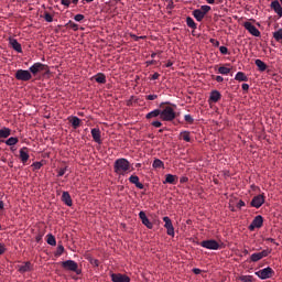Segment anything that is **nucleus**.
<instances>
[{
	"instance_id": "17",
	"label": "nucleus",
	"mask_w": 282,
	"mask_h": 282,
	"mask_svg": "<svg viewBox=\"0 0 282 282\" xmlns=\"http://www.w3.org/2000/svg\"><path fill=\"white\" fill-rule=\"evenodd\" d=\"M20 160L22 164H25L28 160H30V151L28 150V148L23 147L22 149H20Z\"/></svg>"
},
{
	"instance_id": "63",
	"label": "nucleus",
	"mask_w": 282,
	"mask_h": 282,
	"mask_svg": "<svg viewBox=\"0 0 282 282\" xmlns=\"http://www.w3.org/2000/svg\"><path fill=\"white\" fill-rule=\"evenodd\" d=\"M86 1V3H91L94 0H83Z\"/></svg>"
},
{
	"instance_id": "64",
	"label": "nucleus",
	"mask_w": 282,
	"mask_h": 282,
	"mask_svg": "<svg viewBox=\"0 0 282 282\" xmlns=\"http://www.w3.org/2000/svg\"><path fill=\"white\" fill-rule=\"evenodd\" d=\"M181 182H186V178H181Z\"/></svg>"
},
{
	"instance_id": "54",
	"label": "nucleus",
	"mask_w": 282,
	"mask_h": 282,
	"mask_svg": "<svg viewBox=\"0 0 282 282\" xmlns=\"http://www.w3.org/2000/svg\"><path fill=\"white\" fill-rule=\"evenodd\" d=\"M159 78H160V74L154 73V74L152 75V80H158Z\"/></svg>"
},
{
	"instance_id": "62",
	"label": "nucleus",
	"mask_w": 282,
	"mask_h": 282,
	"mask_svg": "<svg viewBox=\"0 0 282 282\" xmlns=\"http://www.w3.org/2000/svg\"><path fill=\"white\" fill-rule=\"evenodd\" d=\"M70 3H74L76 6V3H78V0H70Z\"/></svg>"
},
{
	"instance_id": "18",
	"label": "nucleus",
	"mask_w": 282,
	"mask_h": 282,
	"mask_svg": "<svg viewBox=\"0 0 282 282\" xmlns=\"http://www.w3.org/2000/svg\"><path fill=\"white\" fill-rule=\"evenodd\" d=\"M90 133L93 135V140H95V142H97V144H102V139H100L101 138L100 129L94 128V129H91Z\"/></svg>"
},
{
	"instance_id": "43",
	"label": "nucleus",
	"mask_w": 282,
	"mask_h": 282,
	"mask_svg": "<svg viewBox=\"0 0 282 282\" xmlns=\"http://www.w3.org/2000/svg\"><path fill=\"white\" fill-rule=\"evenodd\" d=\"M61 3L62 6H65V8H69V6H72V0H62Z\"/></svg>"
},
{
	"instance_id": "11",
	"label": "nucleus",
	"mask_w": 282,
	"mask_h": 282,
	"mask_svg": "<svg viewBox=\"0 0 282 282\" xmlns=\"http://www.w3.org/2000/svg\"><path fill=\"white\" fill-rule=\"evenodd\" d=\"M45 64L37 62L34 63L30 68L29 72H31V74H33V76H36V74H39L40 72H45Z\"/></svg>"
},
{
	"instance_id": "51",
	"label": "nucleus",
	"mask_w": 282,
	"mask_h": 282,
	"mask_svg": "<svg viewBox=\"0 0 282 282\" xmlns=\"http://www.w3.org/2000/svg\"><path fill=\"white\" fill-rule=\"evenodd\" d=\"M57 252H59V254H63V252H65V247L58 246L57 247Z\"/></svg>"
},
{
	"instance_id": "19",
	"label": "nucleus",
	"mask_w": 282,
	"mask_h": 282,
	"mask_svg": "<svg viewBox=\"0 0 282 282\" xmlns=\"http://www.w3.org/2000/svg\"><path fill=\"white\" fill-rule=\"evenodd\" d=\"M129 182L131 184H134L137 186V188H140V191H142V188H144V185L142 183H140V177H138V175H131L129 177Z\"/></svg>"
},
{
	"instance_id": "1",
	"label": "nucleus",
	"mask_w": 282,
	"mask_h": 282,
	"mask_svg": "<svg viewBox=\"0 0 282 282\" xmlns=\"http://www.w3.org/2000/svg\"><path fill=\"white\" fill-rule=\"evenodd\" d=\"M113 171L119 177H124L127 173H131V163L124 158L117 159L113 164Z\"/></svg>"
},
{
	"instance_id": "42",
	"label": "nucleus",
	"mask_w": 282,
	"mask_h": 282,
	"mask_svg": "<svg viewBox=\"0 0 282 282\" xmlns=\"http://www.w3.org/2000/svg\"><path fill=\"white\" fill-rule=\"evenodd\" d=\"M32 166H33V169H34L35 171H39V169H41V167L43 166V163H42V162H34V163L32 164Z\"/></svg>"
},
{
	"instance_id": "8",
	"label": "nucleus",
	"mask_w": 282,
	"mask_h": 282,
	"mask_svg": "<svg viewBox=\"0 0 282 282\" xmlns=\"http://www.w3.org/2000/svg\"><path fill=\"white\" fill-rule=\"evenodd\" d=\"M243 28L245 30H247L249 32V34H251L252 36H261V31H259V29H257V26H254L253 24H251L250 22H245L243 23Z\"/></svg>"
},
{
	"instance_id": "46",
	"label": "nucleus",
	"mask_w": 282,
	"mask_h": 282,
	"mask_svg": "<svg viewBox=\"0 0 282 282\" xmlns=\"http://www.w3.org/2000/svg\"><path fill=\"white\" fill-rule=\"evenodd\" d=\"M219 52H220V54H228V47H226V46H220V47H219Z\"/></svg>"
},
{
	"instance_id": "24",
	"label": "nucleus",
	"mask_w": 282,
	"mask_h": 282,
	"mask_svg": "<svg viewBox=\"0 0 282 282\" xmlns=\"http://www.w3.org/2000/svg\"><path fill=\"white\" fill-rule=\"evenodd\" d=\"M235 80H238L239 83H247L248 76L243 72H238L235 76Z\"/></svg>"
},
{
	"instance_id": "26",
	"label": "nucleus",
	"mask_w": 282,
	"mask_h": 282,
	"mask_svg": "<svg viewBox=\"0 0 282 282\" xmlns=\"http://www.w3.org/2000/svg\"><path fill=\"white\" fill-rule=\"evenodd\" d=\"M11 133H12V130H10V128L4 127V128L0 129V139L1 138H10Z\"/></svg>"
},
{
	"instance_id": "41",
	"label": "nucleus",
	"mask_w": 282,
	"mask_h": 282,
	"mask_svg": "<svg viewBox=\"0 0 282 282\" xmlns=\"http://www.w3.org/2000/svg\"><path fill=\"white\" fill-rule=\"evenodd\" d=\"M44 19L47 23H52V21H54V18L50 13H45Z\"/></svg>"
},
{
	"instance_id": "15",
	"label": "nucleus",
	"mask_w": 282,
	"mask_h": 282,
	"mask_svg": "<svg viewBox=\"0 0 282 282\" xmlns=\"http://www.w3.org/2000/svg\"><path fill=\"white\" fill-rule=\"evenodd\" d=\"M139 218L141 219L143 226H147L149 228V230L153 229V223H150V220L147 217V214L144 212L139 213Z\"/></svg>"
},
{
	"instance_id": "48",
	"label": "nucleus",
	"mask_w": 282,
	"mask_h": 282,
	"mask_svg": "<svg viewBox=\"0 0 282 282\" xmlns=\"http://www.w3.org/2000/svg\"><path fill=\"white\" fill-rule=\"evenodd\" d=\"M6 253V245L0 242V254H4Z\"/></svg>"
},
{
	"instance_id": "16",
	"label": "nucleus",
	"mask_w": 282,
	"mask_h": 282,
	"mask_svg": "<svg viewBox=\"0 0 282 282\" xmlns=\"http://www.w3.org/2000/svg\"><path fill=\"white\" fill-rule=\"evenodd\" d=\"M9 45H11V47L18 52V54H21L23 52V48L21 47V43H19V41H17V39H9Z\"/></svg>"
},
{
	"instance_id": "34",
	"label": "nucleus",
	"mask_w": 282,
	"mask_h": 282,
	"mask_svg": "<svg viewBox=\"0 0 282 282\" xmlns=\"http://www.w3.org/2000/svg\"><path fill=\"white\" fill-rule=\"evenodd\" d=\"M186 23L188 28H192V30H197V24L195 23V20H193V18H186Z\"/></svg>"
},
{
	"instance_id": "2",
	"label": "nucleus",
	"mask_w": 282,
	"mask_h": 282,
	"mask_svg": "<svg viewBox=\"0 0 282 282\" xmlns=\"http://www.w3.org/2000/svg\"><path fill=\"white\" fill-rule=\"evenodd\" d=\"M175 116V109L171 106H165L161 109V120H163V122H173Z\"/></svg>"
},
{
	"instance_id": "37",
	"label": "nucleus",
	"mask_w": 282,
	"mask_h": 282,
	"mask_svg": "<svg viewBox=\"0 0 282 282\" xmlns=\"http://www.w3.org/2000/svg\"><path fill=\"white\" fill-rule=\"evenodd\" d=\"M273 39L275 41H282V29H279L278 31L273 32Z\"/></svg>"
},
{
	"instance_id": "10",
	"label": "nucleus",
	"mask_w": 282,
	"mask_h": 282,
	"mask_svg": "<svg viewBox=\"0 0 282 282\" xmlns=\"http://www.w3.org/2000/svg\"><path fill=\"white\" fill-rule=\"evenodd\" d=\"M270 254V250L265 249L261 252L252 253L250 259L253 263H257V261H261V259H264V257H268Z\"/></svg>"
},
{
	"instance_id": "60",
	"label": "nucleus",
	"mask_w": 282,
	"mask_h": 282,
	"mask_svg": "<svg viewBox=\"0 0 282 282\" xmlns=\"http://www.w3.org/2000/svg\"><path fill=\"white\" fill-rule=\"evenodd\" d=\"M3 202L2 200H0V210H3Z\"/></svg>"
},
{
	"instance_id": "55",
	"label": "nucleus",
	"mask_w": 282,
	"mask_h": 282,
	"mask_svg": "<svg viewBox=\"0 0 282 282\" xmlns=\"http://www.w3.org/2000/svg\"><path fill=\"white\" fill-rule=\"evenodd\" d=\"M194 274H202V269H193Z\"/></svg>"
},
{
	"instance_id": "44",
	"label": "nucleus",
	"mask_w": 282,
	"mask_h": 282,
	"mask_svg": "<svg viewBox=\"0 0 282 282\" xmlns=\"http://www.w3.org/2000/svg\"><path fill=\"white\" fill-rule=\"evenodd\" d=\"M65 173H67V167H63L58 171V177H63V175H65Z\"/></svg>"
},
{
	"instance_id": "57",
	"label": "nucleus",
	"mask_w": 282,
	"mask_h": 282,
	"mask_svg": "<svg viewBox=\"0 0 282 282\" xmlns=\"http://www.w3.org/2000/svg\"><path fill=\"white\" fill-rule=\"evenodd\" d=\"M165 67H173V62H167V63L165 64Z\"/></svg>"
},
{
	"instance_id": "6",
	"label": "nucleus",
	"mask_w": 282,
	"mask_h": 282,
	"mask_svg": "<svg viewBox=\"0 0 282 282\" xmlns=\"http://www.w3.org/2000/svg\"><path fill=\"white\" fill-rule=\"evenodd\" d=\"M164 228H166V232L170 237H175V228L173 227V221L167 216L163 217Z\"/></svg>"
},
{
	"instance_id": "25",
	"label": "nucleus",
	"mask_w": 282,
	"mask_h": 282,
	"mask_svg": "<svg viewBox=\"0 0 282 282\" xmlns=\"http://www.w3.org/2000/svg\"><path fill=\"white\" fill-rule=\"evenodd\" d=\"M158 116L161 117V109H154L150 111L149 113H147L145 118L147 120H151V118H158Z\"/></svg>"
},
{
	"instance_id": "31",
	"label": "nucleus",
	"mask_w": 282,
	"mask_h": 282,
	"mask_svg": "<svg viewBox=\"0 0 282 282\" xmlns=\"http://www.w3.org/2000/svg\"><path fill=\"white\" fill-rule=\"evenodd\" d=\"M181 140H184L185 142H191V132L183 131L180 133Z\"/></svg>"
},
{
	"instance_id": "29",
	"label": "nucleus",
	"mask_w": 282,
	"mask_h": 282,
	"mask_svg": "<svg viewBox=\"0 0 282 282\" xmlns=\"http://www.w3.org/2000/svg\"><path fill=\"white\" fill-rule=\"evenodd\" d=\"M175 180H177V176L173 174L165 175L164 184H175Z\"/></svg>"
},
{
	"instance_id": "58",
	"label": "nucleus",
	"mask_w": 282,
	"mask_h": 282,
	"mask_svg": "<svg viewBox=\"0 0 282 282\" xmlns=\"http://www.w3.org/2000/svg\"><path fill=\"white\" fill-rule=\"evenodd\" d=\"M267 241H270L271 243H276V242L274 241V238H268Z\"/></svg>"
},
{
	"instance_id": "50",
	"label": "nucleus",
	"mask_w": 282,
	"mask_h": 282,
	"mask_svg": "<svg viewBox=\"0 0 282 282\" xmlns=\"http://www.w3.org/2000/svg\"><path fill=\"white\" fill-rule=\"evenodd\" d=\"M246 206V203L243 200H239L237 204V208H243Z\"/></svg>"
},
{
	"instance_id": "28",
	"label": "nucleus",
	"mask_w": 282,
	"mask_h": 282,
	"mask_svg": "<svg viewBox=\"0 0 282 282\" xmlns=\"http://www.w3.org/2000/svg\"><path fill=\"white\" fill-rule=\"evenodd\" d=\"M7 147H14L15 144H19V138L17 137H10L7 141H6Z\"/></svg>"
},
{
	"instance_id": "13",
	"label": "nucleus",
	"mask_w": 282,
	"mask_h": 282,
	"mask_svg": "<svg viewBox=\"0 0 282 282\" xmlns=\"http://www.w3.org/2000/svg\"><path fill=\"white\" fill-rule=\"evenodd\" d=\"M271 10L279 17V19H282V7L281 2L279 0H274L270 4Z\"/></svg>"
},
{
	"instance_id": "40",
	"label": "nucleus",
	"mask_w": 282,
	"mask_h": 282,
	"mask_svg": "<svg viewBox=\"0 0 282 282\" xmlns=\"http://www.w3.org/2000/svg\"><path fill=\"white\" fill-rule=\"evenodd\" d=\"M184 120H185V122H188V124H193V122H194V119L191 115H185Z\"/></svg>"
},
{
	"instance_id": "4",
	"label": "nucleus",
	"mask_w": 282,
	"mask_h": 282,
	"mask_svg": "<svg viewBox=\"0 0 282 282\" xmlns=\"http://www.w3.org/2000/svg\"><path fill=\"white\" fill-rule=\"evenodd\" d=\"M272 274H274V270H272V268L270 267H267L256 272V276L262 280L271 279Z\"/></svg>"
},
{
	"instance_id": "20",
	"label": "nucleus",
	"mask_w": 282,
	"mask_h": 282,
	"mask_svg": "<svg viewBox=\"0 0 282 282\" xmlns=\"http://www.w3.org/2000/svg\"><path fill=\"white\" fill-rule=\"evenodd\" d=\"M209 100L212 102H219V100H221V93L218 90H213L209 95Z\"/></svg>"
},
{
	"instance_id": "22",
	"label": "nucleus",
	"mask_w": 282,
	"mask_h": 282,
	"mask_svg": "<svg viewBox=\"0 0 282 282\" xmlns=\"http://www.w3.org/2000/svg\"><path fill=\"white\" fill-rule=\"evenodd\" d=\"M68 122H70L74 129H78L80 127V119L78 117H69Z\"/></svg>"
},
{
	"instance_id": "12",
	"label": "nucleus",
	"mask_w": 282,
	"mask_h": 282,
	"mask_svg": "<svg viewBox=\"0 0 282 282\" xmlns=\"http://www.w3.org/2000/svg\"><path fill=\"white\" fill-rule=\"evenodd\" d=\"M110 276L112 282H131V278L127 274L112 273Z\"/></svg>"
},
{
	"instance_id": "14",
	"label": "nucleus",
	"mask_w": 282,
	"mask_h": 282,
	"mask_svg": "<svg viewBox=\"0 0 282 282\" xmlns=\"http://www.w3.org/2000/svg\"><path fill=\"white\" fill-rule=\"evenodd\" d=\"M261 226H263V216L258 215L250 224L249 230H254V228H261Z\"/></svg>"
},
{
	"instance_id": "23",
	"label": "nucleus",
	"mask_w": 282,
	"mask_h": 282,
	"mask_svg": "<svg viewBox=\"0 0 282 282\" xmlns=\"http://www.w3.org/2000/svg\"><path fill=\"white\" fill-rule=\"evenodd\" d=\"M193 17H194V19H196V21H204V18L206 15L202 12V10L196 9L193 11Z\"/></svg>"
},
{
	"instance_id": "32",
	"label": "nucleus",
	"mask_w": 282,
	"mask_h": 282,
	"mask_svg": "<svg viewBox=\"0 0 282 282\" xmlns=\"http://www.w3.org/2000/svg\"><path fill=\"white\" fill-rule=\"evenodd\" d=\"M256 65L261 72H265V69H268V65H265L261 59H256Z\"/></svg>"
},
{
	"instance_id": "53",
	"label": "nucleus",
	"mask_w": 282,
	"mask_h": 282,
	"mask_svg": "<svg viewBox=\"0 0 282 282\" xmlns=\"http://www.w3.org/2000/svg\"><path fill=\"white\" fill-rule=\"evenodd\" d=\"M250 89V85L248 84H242V90L248 91Z\"/></svg>"
},
{
	"instance_id": "59",
	"label": "nucleus",
	"mask_w": 282,
	"mask_h": 282,
	"mask_svg": "<svg viewBox=\"0 0 282 282\" xmlns=\"http://www.w3.org/2000/svg\"><path fill=\"white\" fill-rule=\"evenodd\" d=\"M207 3L213 4L215 3V0H205Z\"/></svg>"
},
{
	"instance_id": "52",
	"label": "nucleus",
	"mask_w": 282,
	"mask_h": 282,
	"mask_svg": "<svg viewBox=\"0 0 282 282\" xmlns=\"http://www.w3.org/2000/svg\"><path fill=\"white\" fill-rule=\"evenodd\" d=\"M158 98V95H148V100H155Z\"/></svg>"
},
{
	"instance_id": "27",
	"label": "nucleus",
	"mask_w": 282,
	"mask_h": 282,
	"mask_svg": "<svg viewBox=\"0 0 282 282\" xmlns=\"http://www.w3.org/2000/svg\"><path fill=\"white\" fill-rule=\"evenodd\" d=\"M95 80L100 85H105V83H107V77L105 76V74L99 73L95 76Z\"/></svg>"
},
{
	"instance_id": "61",
	"label": "nucleus",
	"mask_w": 282,
	"mask_h": 282,
	"mask_svg": "<svg viewBox=\"0 0 282 282\" xmlns=\"http://www.w3.org/2000/svg\"><path fill=\"white\" fill-rule=\"evenodd\" d=\"M242 252H243V254H250V252L248 251V249H243Z\"/></svg>"
},
{
	"instance_id": "33",
	"label": "nucleus",
	"mask_w": 282,
	"mask_h": 282,
	"mask_svg": "<svg viewBox=\"0 0 282 282\" xmlns=\"http://www.w3.org/2000/svg\"><path fill=\"white\" fill-rule=\"evenodd\" d=\"M31 270V263L30 262H25L24 264L19 267V272H30Z\"/></svg>"
},
{
	"instance_id": "47",
	"label": "nucleus",
	"mask_w": 282,
	"mask_h": 282,
	"mask_svg": "<svg viewBox=\"0 0 282 282\" xmlns=\"http://www.w3.org/2000/svg\"><path fill=\"white\" fill-rule=\"evenodd\" d=\"M152 127H155V129H160V127H162V123L160 121H153Z\"/></svg>"
},
{
	"instance_id": "21",
	"label": "nucleus",
	"mask_w": 282,
	"mask_h": 282,
	"mask_svg": "<svg viewBox=\"0 0 282 282\" xmlns=\"http://www.w3.org/2000/svg\"><path fill=\"white\" fill-rule=\"evenodd\" d=\"M62 200L64 202V204H66V206H72L73 202H72V196L69 195V192H63Z\"/></svg>"
},
{
	"instance_id": "38",
	"label": "nucleus",
	"mask_w": 282,
	"mask_h": 282,
	"mask_svg": "<svg viewBox=\"0 0 282 282\" xmlns=\"http://www.w3.org/2000/svg\"><path fill=\"white\" fill-rule=\"evenodd\" d=\"M46 242L48 243V246H56V238L53 235H47Z\"/></svg>"
},
{
	"instance_id": "39",
	"label": "nucleus",
	"mask_w": 282,
	"mask_h": 282,
	"mask_svg": "<svg viewBox=\"0 0 282 282\" xmlns=\"http://www.w3.org/2000/svg\"><path fill=\"white\" fill-rule=\"evenodd\" d=\"M199 10L206 15L210 12V6H202Z\"/></svg>"
},
{
	"instance_id": "49",
	"label": "nucleus",
	"mask_w": 282,
	"mask_h": 282,
	"mask_svg": "<svg viewBox=\"0 0 282 282\" xmlns=\"http://www.w3.org/2000/svg\"><path fill=\"white\" fill-rule=\"evenodd\" d=\"M131 39H134L135 41H140V39H145V36H138L135 34H130Z\"/></svg>"
},
{
	"instance_id": "3",
	"label": "nucleus",
	"mask_w": 282,
	"mask_h": 282,
	"mask_svg": "<svg viewBox=\"0 0 282 282\" xmlns=\"http://www.w3.org/2000/svg\"><path fill=\"white\" fill-rule=\"evenodd\" d=\"M17 80H22L23 83H28V80H32V73L25 69H18L15 72Z\"/></svg>"
},
{
	"instance_id": "7",
	"label": "nucleus",
	"mask_w": 282,
	"mask_h": 282,
	"mask_svg": "<svg viewBox=\"0 0 282 282\" xmlns=\"http://www.w3.org/2000/svg\"><path fill=\"white\" fill-rule=\"evenodd\" d=\"M200 246L207 250H219V242L216 240H204L200 242Z\"/></svg>"
},
{
	"instance_id": "36",
	"label": "nucleus",
	"mask_w": 282,
	"mask_h": 282,
	"mask_svg": "<svg viewBox=\"0 0 282 282\" xmlns=\"http://www.w3.org/2000/svg\"><path fill=\"white\" fill-rule=\"evenodd\" d=\"M239 281H242V282H252V281H254V276H252V275H240V276H239Z\"/></svg>"
},
{
	"instance_id": "30",
	"label": "nucleus",
	"mask_w": 282,
	"mask_h": 282,
	"mask_svg": "<svg viewBox=\"0 0 282 282\" xmlns=\"http://www.w3.org/2000/svg\"><path fill=\"white\" fill-rule=\"evenodd\" d=\"M231 72V68L228 66H220L218 68V74H221L223 76H228V74Z\"/></svg>"
},
{
	"instance_id": "45",
	"label": "nucleus",
	"mask_w": 282,
	"mask_h": 282,
	"mask_svg": "<svg viewBox=\"0 0 282 282\" xmlns=\"http://www.w3.org/2000/svg\"><path fill=\"white\" fill-rule=\"evenodd\" d=\"M83 19H85V15H83V14H76L75 18H74V20L77 21V22L83 21Z\"/></svg>"
},
{
	"instance_id": "5",
	"label": "nucleus",
	"mask_w": 282,
	"mask_h": 282,
	"mask_svg": "<svg viewBox=\"0 0 282 282\" xmlns=\"http://www.w3.org/2000/svg\"><path fill=\"white\" fill-rule=\"evenodd\" d=\"M62 267L65 270H69L70 272H76V274H80V271H78V263L74 260H66L62 262Z\"/></svg>"
},
{
	"instance_id": "56",
	"label": "nucleus",
	"mask_w": 282,
	"mask_h": 282,
	"mask_svg": "<svg viewBox=\"0 0 282 282\" xmlns=\"http://www.w3.org/2000/svg\"><path fill=\"white\" fill-rule=\"evenodd\" d=\"M216 82L217 83H224V77H221V76H216Z\"/></svg>"
},
{
	"instance_id": "35",
	"label": "nucleus",
	"mask_w": 282,
	"mask_h": 282,
	"mask_svg": "<svg viewBox=\"0 0 282 282\" xmlns=\"http://www.w3.org/2000/svg\"><path fill=\"white\" fill-rule=\"evenodd\" d=\"M153 169H164V162L160 159H155L152 164Z\"/></svg>"
},
{
	"instance_id": "9",
	"label": "nucleus",
	"mask_w": 282,
	"mask_h": 282,
	"mask_svg": "<svg viewBox=\"0 0 282 282\" xmlns=\"http://www.w3.org/2000/svg\"><path fill=\"white\" fill-rule=\"evenodd\" d=\"M262 204H265V196H263V194L254 196L251 200L253 208H261Z\"/></svg>"
}]
</instances>
